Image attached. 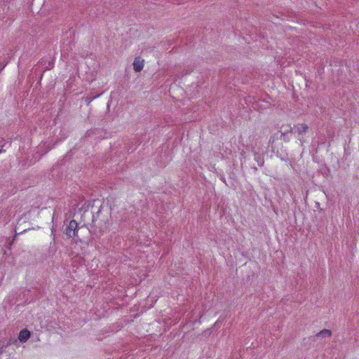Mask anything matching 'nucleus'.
Here are the masks:
<instances>
[{
    "instance_id": "nucleus-9",
    "label": "nucleus",
    "mask_w": 359,
    "mask_h": 359,
    "mask_svg": "<svg viewBox=\"0 0 359 359\" xmlns=\"http://www.w3.org/2000/svg\"><path fill=\"white\" fill-rule=\"evenodd\" d=\"M2 151V149L0 150V153Z\"/></svg>"
},
{
    "instance_id": "nucleus-7",
    "label": "nucleus",
    "mask_w": 359,
    "mask_h": 359,
    "mask_svg": "<svg viewBox=\"0 0 359 359\" xmlns=\"http://www.w3.org/2000/svg\"><path fill=\"white\" fill-rule=\"evenodd\" d=\"M100 95V94H97L96 95H89L88 96H87L86 97H85V101L86 102V104L88 105L90 104V103L91 102V101L93 100H94L95 98L99 97Z\"/></svg>"
},
{
    "instance_id": "nucleus-2",
    "label": "nucleus",
    "mask_w": 359,
    "mask_h": 359,
    "mask_svg": "<svg viewBox=\"0 0 359 359\" xmlns=\"http://www.w3.org/2000/svg\"><path fill=\"white\" fill-rule=\"evenodd\" d=\"M133 65L135 72H140L143 69L144 60L140 57H135Z\"/></svg>"
},
{
    "instance_id": "nucleus-6",
    "label": "nucleus",
    "mask_w": 359,
    "mask_h": 359,
    "mask_svg": "<svg viewBox=\"0 0 359 359\" xmlns=\"http://www.w3.org/2000/svg\"><path fill=\"white\" fill-rule=\"evenodd\" d=\"M255 160L257 162V164L259 166H262L264 163V158L262 157V154L255 152Z\"/></svg>"
},
{
    "instance_id": "nucleus-4",
    "label": "nucleus",
    "mask_w": 359,
    "mask_h": 359,
    "mask_svg": "<svg viewBox=\"0 0 359 359\" xmlns=\"http://www.w3.org/2000/svg\"><path fill=\"white\" fill-rule=\"evenodd\" d=\"M30 337V332L27 329L20 332L18 339L21 342H25Z\"/></svg>"
},
{
    "instance_id": "nucleus-3",
    "label": "nucleus",
    "mask_w": 359,
    "mask_h": 359,
    "mask_svg": "<svg viewBox=\"0 0 359 359\" xmlns=\"http://www.w3.org/2000/svg\"><path fill=\"white\" fill-rule=\"evenodd\" d=\"M293 129H296L299 135L306 133L309 130V126L305 123L294 125L293 128H290L289 133H292Z\"/></svg>"
},
{
    "instance_id": "nucleus-5",
    "label": "nucleus",
    "mask_w": 359,
    "mask_h": 359,
    "mask_svg": "<svg viewBox=\"0 0 359 359\" xmlns=\"http://www.w3.org/2000/svg\"><path fill=\"white\" fill-rule=\"evenodd\" d=\"M332 335V332L331 330H327V329H324L323 330H321L320 332H319L317 334H316V337H331Z\"/></svg>"
},
{
    "instance_id": "nucleus-1",
    "label": "nucleus",
    "mask_w": 359,
    "mask_h": 359,
    "mask_svg": "<svg viewBox=\"0 0 359 359\" xmlns=\"http://www.w3.org/2000/svg\"><path fill=\"white\" fill-rule=\"evenodd\" d=\"M78 224L77 222L72 219L69 222V225L65 229V234L69 238H74L76 236L78 231Z\"/></svg>"
},
{
    "instance_id": "nucleus-8",
    "label": "nucleus",
    "mask_w": 359,
    "mask_h": 359,
    "mask_svg": "<svg viewBox=\"0 0 359 359\" xmlns=\"http://www.w3.org/2000/svg\"><path fill=\"white\" fill-rule=\"evenodd\" d=\"M2 349H3V347H1L0 349V353L2 352Z\"/></svg>"
}]
</instances>
